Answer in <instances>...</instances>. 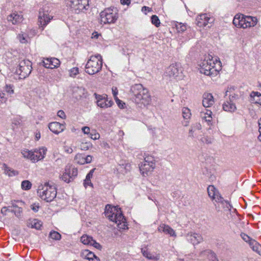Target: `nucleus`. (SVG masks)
I'll return each mask as SVG.
<instances>
[{"instance_id": "f257e3e1", "label": "nucleus", "mask_w": 261, "mask_h": 261, "mask_svg": "<svg viewBox=\"0 0 261 261\" xmlns=\"http://www.w3.org/2000/svg\"><path fill=\"white\" fill-rule=\"evenodd\" d=\"M200 72L206 75L214 77L221 69V62L210 55L206 57L199 64Z\"/></svg>"}, {"instance_id": "f03ea898", "label": "nucleus", "mask_w": 261, "mask_h": 261, "mask_svg": "<svg viewBox=\"0 0 261 261\" xmlns=\"http://www.w3.org/2000/svg\"><path fill=\"white\" fill-rule=\"evenodd\" d=\"M105 216L110 221L115 222L120 229H124L127 226L126 220L120 208L107 204L105 207Z\"/></svg>"}, {"instance_id": "7ed1b4c3", "label": "nucleus", "mask_w": 261, "mask_h": 261, "mask_svg": "<svg viewBox=\"0 0 261 261\" xmlns=\"http://www.w3.org/2000/svg\"><path fill=\"white\" fill-rule=\"evenodd\" d=\"M133 93V98L136 104L144 106L149 104L151 97L148 90L144 88L142 84H135L131 87Z\"/></svg>"}, {"instance_id": "20e7f679", "label": "nucleus", "mask_w": 261, "mask_h": 261, "mask_svg": "<svg viewBox=\"0 0 261 261\" xmlns=\"http://www.w3.org/2000/svg\"><path fill=\"white\" fill-rule=\"evenodd\" d=\"M37 193L39 197L47 202L52 201L57 196V188L53 184L45 182L39 186Z\"/></svg>"}, {"instance_id": "39448f33", "label": "nucleus", "mask_w": 261, "mask_h": 261, "mask_svg": "<svg viewBox=\"0 0 261 261\" xmlns=\"http://www.w3.org/2000/svg\"><path fill=\"white\" fill-rule=\"evenodd\" d=\"M102 60L100 55L92 56L88 60L85 66V71L90 75L99 72L102 68Z\"/></svg>"}, {"instance_id": "423d86ee", "label": "nucleus", "mask_w": 261, "mask_h": 261, "mask_svg": "<svg viewBox=\"0 0 261 261\" xmlns=\"http://www.w3.org/2000/svg\"><path fill=\"white\" fill-rule=\"evenodd\" d=\"M257 22V19L255 17L245 16L241 14H237L233 20V23L235 26L243 29L254 27Z\"/></svg>"}, {"instance_id": "0eeeda50", "label": "nucleus", "mask_w": 261, "mask_h": 261, "mask_svg": "<svg viewBox=\"0 0 261 261\" xmlns=\"http://www.w3.org/2000/svg\"><path fill=\"white\" fill-rule=\"evenodd\" d=\"M32 63L29 60L20 61L16 70V73L19 75V78L23 79L28 77L32 71Z\"/></svg>"}, {"instance_id": "6e6552de", "label": "nucleus", "mask_w": 261, "mask_h": 261, "mask_svg": "<svg viewBox=\"0 0 261 261\" xmlns=\"http://www.w3.org/2000/svg\"><path fill=\"white\" fill-rule=\"evenodd\" d=\"M100 21L103 24L114 23L118 18L116 11L111 8H107L100 13Z\"/></svg>"}, {"instance_id": "1a4fd4ad", "label": "nucleus", "mask_w": 261, "mask_h": 261, "mask_svg": "<svg viewBox=\"0 0 261 261\" xmlns=\"http://www.w3.org/2000/svg\"><path fill=\"white\" fill-rule=\"evenodd\" d=\"M53 16L49 14V8L47 6H44L41 8L39 12L38 22L39 25L44 29L46 26L52 19Z\"/></svg>"}, {"instance_id": "9d476101", "label": "nucleus", "mask_w": 261, "mask_h": 261, "mask_svg": "<svg viewBox=\"0 0 261 261\" xmlns=\"http://www.w3.org/2000/svg\"><path fill=\"white\" fill-rule=\"evenodd\" d=\"M70 8L75 13L79 14L89 8L88 0H71L70 4Z\"/></svg>"}, {"instance_id": "9b49d317", "label": "nucleus", "mask_w": 261, "mask_h": 261, "mask_svg": "<svg viewBox=\"0 0 261 261\" xmlns=\"http://www.w3.org/2000/svg\"><path fill=\"white\" fill-rule=\"evenodd\" d=\"M94 96L96 99L97 105L102 109L110 108L114 103L112 100L109 99L106 94L99 95L94 93Z\"/></svg>"}, {"instance_id": "f8f14e48", "label": "nucleus", "mask_w": 261, "mask_h": 261, "mask_svg": "<svg viewBox=\"0 0 261 261\" xmlns=\"http://www.w3.org/2000/svg\"><path fill=\"white\" fill-rule=\"evenodd\" d=\"M207 190L209 197L213 200H215V201L218 203H226L227 206L229 207V206H227V205L229 204L227 200L223 199L214 186H209L207 188Z\"/></svg>"}, {"instance_id": "ddd939ff", "label": "nucleus", "mask_w": 261, "mask_h": 261, "mask_svg": "<svg viewBox=\"0 0 261 261\" xmlns=\"http://www.w3.org/2000/svg\"><path fill=\"white\" fill-rule=\"evenodd\" d=\"M180 73L179 65L175 63L171 64L166 68L164 75L170 78L176 79L179 76Z\"/></svg>"}, {"instance_id": "4468645a", "label": "nucleus", "mask_w": 261, "mask_h": 261, "mask_svg": "<svg viewBox=\"0 0 261 261\" xmlns=\"http://www.w3.org/2000/svg\"><path fill=\"white\" fill-rule=\"evenodd\" d=\"M214 19L209 17L207 14H201L196 17L197 25L199 27H204L208 23L213 22Z\"/></svg>"}, {"instance_id": "2eb2a0df", "label": "nucleus", "mask_w": 261, "mask_h": 261, "mask_svg": "<svg viewBox=\"0 0 261 261\" xmlns=\"http://www.w3.org/2000/svg\"><path fill=\"white\" fill-rule=\"evenodd\" d=\"M72 95L77 100L86 98L88 96V92L85 88L82 87H76L73 88Z\"/></svg>"}, {"instance_id": "dca6fc26", "label": "nucleus", "mask_w": 261, "mask_h": 261, "mask_svg": "<svg viewBox=\"0 0 261 261\" xmlns=\"http://www.w3.org/2000/svg\"><path fill=\"white\" fill-rule=\"evenodd\" d=\"M7 20L13 24H17L21 23L23 20L21 12L14 11L7 16Z\"/></svg>"}, {"instance_id": "f3484780", "label": "nucleus", "mask_w": 261, "mask_h": 261, "mask_svg": "<svg viewBox=\"0 0 261 261\" xmlns=\"http://www.w3.org/2000/svg\"><path fill=\"white\" fill-rule=\"evenodd\" d=\"M187 240L193 245H195L203 241L202 237L199 233L195 232H189L186 234Z\"/></svg>"}, {"instance_id": "a211bd4d", "label": "nucleus", "mask_w": 261, "mask_h": 261, "mask_svg": "<svg viewBox=\"0 0 261 261\" xmlns=\"http://www.w3.org/2000/svg\"><path fill=\"white\" fill-rule=\"evenodd\" d=\"M48 128L54 134H59L65 129V126L64 124L53 122L49 123Z\"/></svg>"}, {"instance_id": "6ab92c4d", "label": "nucleus", "mask_w": 261, "mask_h": 261, "mask_svg": "<svg viewBox=\"0 0 261 261\" xmlns=\"http://www.w3.org/2000/svg\"><path fill=\"white\" fill-rule=\"evenodd\" d=\"M60 61L55 58H47L43 61L44 66L45 68L53 69L58 67L60 65Z\"/></svg>"}, {"instance_id": "aec40b11", "label": "nucleus", "mask_w": 261, "mask_h": 261, "mask_svg": "<svg viewBox=\"0 0 261 261\" xmlns=\"http://www.w3.org/2000/svg\"><path fill=\"white\" fill-rule=\"evenodd\" d=\"M155 165L146 163H142L139 168L142 174L145 176L149 172H152L155 168Z\"/></svg>"}, {"instance_id": "412c9836", "label": "nucleus", "mask_w": 261, "mask_h": 261, "mask_svg": "<svg viewBox=\"0 0 261 261\" xmlns=\"http://www.w3.org/2000/svg\"><path fill=\"white\" fill-rule=\"evenodd\" d=\"M158 231L161 232H164L171 237H176V234L175 231L168 225L165 224H161L158 227Z\"/></svg>"}, {"instance_id": "4be33fe9", "label": "nucleus", "mask_w": 261, "mask_h": 261, "mask_svg": "<svg viewBox=\"0 0 261 261\" xmlns=\"http://www.w3.org/2000/svg\"><path fill=\"white\" fill-rule=\"evenodd\" d=\"M214 103V98L211 93H204L203 95L202 105L205 108L211 107Z\"/></svg>"}, {"instance_id": "5701e85b", "label": "nucleus", "mask_w": 261, "mask_h": 261, "mask_svg": "<svg viewBox=\"0 0 261 261\" xmlns=\"http://www.w3.org/2000/svg\"><path fill=\"white\" fill-rule=\"evenodd\" d=\"M249 100L251 103L261 105V94L258 92H252Z\"/></svg>"}, {"instance_id": "b1692460", "label": "nucleus", "mask_w": 261, "mask_h": 261, "mask_svg": "<svg viewBox=\"0 0 261 261\" xmlns=\"http://www.w3.org/2000/svg\"><path fill=\"white\" fill-rule=\"evenodd\" d=\"M117 170L118 172L124 175L130 171L131 165L127 163L119 164L117 167Z\"/></svg>"}, {"instance_id": "393cba45", "label": "nucleus", "mask_w": 261, "mask_h": 261, "mask_svg": "<svg viewBox=\"0 0 261 261\" xmlns=\"http://www.w3.org/2000/svg\"><path fill=\"white\" fill-rule=\"evenodd\" d=\"M222 107L223 110L228 112H234L237 110L236 105L229 100L224 102Z\"/></svg>"}, {"instance_id": "a878e982", "label": "nucleus", "mask_w": 261, "mask_h": 261, "mask_svg": "<svg viewBox=\"0 0 261 261\" xmlns=\"http://www.w3.org/2000/svg\"><path fill=\"white\" fill-rule=\"evenodd\" d=\"M3 167L4 170V173L9 177L15 176L19 174L18 171L8 167L5 163L3 164Z\"/></svg>"}, {"instance_id": "bb28decb", "label": "nucleus", "mask_w": 261, "mask_h": 261, "mask_svg": "<svg viewBox=\"0 0 261 261\" xmlns=\"http://www.w3.org/2000/svg\"><path fill=\"white\" fill-rule=\"evenodd\" d=\"M46 150L47 149L44 147L34 150V151L36 153V157H37L36 160L38 161L43 159L46 154Z\"/></svg>"}, {"instance_id": "cd10ccee", "label": "nucleus", "mask_w": 261, "mask_h": 261, "mask_svg": "<svg viewBox=\"0 0 261 261\" xmlns=\"http://www.w3.org/2000/svg\"><path fill=\"white\" fill-rule=\"evenodd\" d=\"M201 255H207L210 261H218L215 253L211 250H206L201 252Z\"/></svg>"}, {"instance_id": "c85d7f7f", "label": "nucleus", "mask_w": 261, "mask_h": 261, "mask_svg": "<svg viewBox=\"0 0 261 261\" xmlns=\"http://www.w3.org/2000/svg\"><path fill=\"white\" fill-rule=\"evenodd\" d=\"M249 245L254 251L261 255V245H260L255 240L251 241Z\"/></svg>"}, {"instance_id": "c756f323", "label": "nucleus", "mask_w": 261, "mask_h": 261, "mask_svg": "<svg viewBox=\"0 0 261 261\" xmlns=\"http://www.w3.org/2000/svg\"><path fill=\"white\" fill-rule=\"evenodd\" d=\"M142 252L144 257L150 260H158L160 259V255H154L152 253L145 250H142Z\"/></svg>"}, {"instance_id": "7c9ffc66", "label": "nucleus", "mask_w": 261, "mask_h": 261, "mask_svg": "<svg viewBox=\"0 0 261 261\" xmlns=\"http://www.w3.org/2000/svg\"><path fill=\"white\" fill-rule=\"evenodd\" d=\"M28 226L31 228L40 229L42 226L41 222L37 219H34L29 223Z\"/></svg>"}, {"instance_id": "2f4dec72", "label": "nucleus", "mask_w": 261, "mask_h": 261, "mask_svg": "<svg viewBox=\"0 0 261 261\" xmlns=\"http://www.w3.org/2000/svg\"><path fill=\"white\" fill-rule=\"evenodd\" d=\"M94 169L90 170V171L87 174L86 177V179L84 180V186L86 188L88 186H92V184L91 182V178L93 176V173Z\"/></svg>"}, {"instance_id": "473e14b6", "label": "nucleus", "mask_w": 261, "mask_h": 261, "mask_svg": "<svg viewBox=\"0 0 261 261\" xmlns=\"http://www.w3.org/2000/svg\"><path fill=\"white\" fill-rule=\"evenodd\" d=\"M61 179L67 183L70 182L72 179L70 177V170L65 169V172L61 177Z\"/></svg>"}, {"instance_id": "72a5a7b5", "label": "nucleus", "mask_w": 261, "mask_h": 261, "mask_svg": "<svg viewBox=\"0 0 261 261\" xmlns=\"http://www.w3.org/2000/svg\"><path fill=\"white\" fill-rule=\"evenodd\" d=\"M93 238L88 235H83L81 238V241L85 245H90L92 244Z\"/></svg>"}, {"instance_id": "f704fd0d", "label": "nucleus", "mask_w": 261, "mask_h": 261, "mask_svg": "<svg viewBox=\"0 0 261 261\" xmlns=\"http://www.w3.org/2000/svg\"><path fill=\"white\" fill-rule=\"evenodd\" d=\"M74 160L80 165L86 164L85 162V156L82 154H77L74 158Z\"/></svg>"}, {"instance_id": "c9c22d12", "label": "nucleus", "mask_w": 261, "mask_h": 261, "mask_svg": "<svg viewBox=\"0 0 261 261\" xmlns=\"http://www.w3.org/2000/svg\"><path fill=\"white\" fill-rule=\"evenodd\" d=\"M32 183L28 180H23L21 182V187L23 190H29L32 187Z\"/></svg>"}, {"instance_id": "e433bc0d", "label": "nucleus", "mask_w": 261, "mask_h": 261, "mask_svg": "<svg viewBox=\"0 0 261 261\" xmlns=\"http://www.w3.org/2000/svg\"><path fill=\"white\" fill-rule=\"evenodd\" d=\"M49 237L53 240H60L61 239V235L56 231H51L49 233Z\"/></svg>"}, {"instance_id": "4c0bfd02", "label": "nucleus", "mask_w": 261, "mask_h": 261, "mask_svg": "<svg viewBox=\"0 0 261 261\" xmlns=\"http://www.w3.org/2000/svg\"><path fill=\"white\" fill-rule=\"evenodd\" d=\"M182 117L185 119H189L191 117V111L188 108H184L182 110Z\"/></svg>"}, {"instance_id": "58836bf2", "label": "nucleus", "mask_w": 261, "mask_h": 261, "mask_svg": "<svg viewBox=\"0 0 261 261\" xmlns=\"http://www.w3.org/2000/svg\"><path fill=\"white\" fill-rule=\"evenodd\" d=\"M212 112L211 111H207V112L204 114V116H202V118L208 123H210L212 120Z\"/></svg>"}, {"instance_id": "ea45409f", "label": "nucleus", "mask_w": 261, "mask_h": 261, "mask_svg": "<svg viewBox=\"0 0 261 261\" xmlns=\"http://www.w3.org/2000/svg\"><path fill=\"white\" fill-rule=\"evenodd\" d=\"M151 19L152 23L155 27H159L160 25L161 22L158 16L155 15H153L151 16Z\"/></svg>"}, {"instance_id": "a19ab883", "label": "nucleus", "mask_w": 261, "mask_h": 261, "mask_svg": "<svg viewBox=\"0 0 261 261\" xmlns=\"http://www.w3.org/2000/svg\"><path fill=\"white\" fill-rule=\"evenodd\" d=\"M66 169H68V170H70V177L72 179L73 178L75 177L77 174V169L74 167H66Z\"/></svg>"}, {"instance_id": "79ce46f5", "label": "nucleus", "mask_w": 261, "mask_h": 261, "mask_svg": "<svg viewBox=\"0 0 261 261\" xmlns=\"http://www.w3.org/2000/svg\"><path fill=\"white\" fill-rule=\"evenodd\" d=\"M144 163L155 165V160L152 156L147 155L144 158Z\"/></svg>"}, {"instance_id": "37998d69", "label": "nucleus", "mask_w": 261, "mask_h": 261, "mask_svg": "<svg viewBox=\"0 0 261 261\" xmlns=\"http://www.w3.org/2000/svg\"><path fill=\"white\" fill-rule=\"evenodd\" d=\"M5 91L8 94L11 95L14 93V87L12 85L6 84L5 87Z\"/></svg>"}, {"instance_id": "c03bdc74", "label": "nucleus", "mask_w": 261, "mask_h": 261, "mask_svg": "<svg viewBox=\"0 0 261 261\" xmlns=\"http://www.w3.org/2000/svg\"><path fill=\"white\" fill-rule=\"evenodd\" d=\"M17 38L21 43H26L28 42L27 36L23 33L19 34Z\"/></svg>"}, {"instance_id": "a18cd8bd", "label": "nucleus", "mask_w": 261, "mask_h": 261, "mask_svg": "<svg viewBox=\"0 0 261 261\" xmlns=\"http://www.w3.org/2000/svg\"><path fill=\"white\" fill-rule=\"evenodd\" d=\"M69 75L71 77H75L79 73L78 67H73L69 70Z\"/></svg>"}, {"instance_id": "49530a36", "label": "nucleus", "mask_w": 261, "mask_h": 261, "mask_svg": "<svg viewBox=\"0 0 261 261\" xmlns=\"http://www.w3.org/2000/svg\"><path fill=\"white\" fill-rule=\"evenodd\" d=\"M21 153L24 158L31 160L32 151H30L27 149H25L22 150Z\"/></svg>"}, {"instance_id": "de8ad7c7", "label": "nucleus", "mask_w": 261, "mask_h": 261, "mask_svg": "<svg viewBox=\"0 0 261 261\" xmlns=\"http://www.w3.org/2000/svg\"><path fill=\"white\" fill-rule=\"evenodd\" d=\"M240 235H241L242 239L244 241L248 243L249 244H250V242H251V241H253L254 240V239H252V238H251L249 236H248L247 234H246L245 233H241Z\"/></svg>"}, {"instance_id": "09e8293b", "label": "nucleus", "mask_w": 261, "mask_h": 261, "mask_svg": "<svg viewBox=\"0 0 261 261\" xmlns=\"http://www.w3.org/2000/svg\"><path fill=\"white\" fill-rule=\"evenodd\" d=\"M85 258L89 260L92 259L94 256L96 255L92 252L89 251V250L85 251Z\"/></svg>"}, {"instance_id": "8fccbe9b", "label": "nucleus", "mask_w": 261, "mask_h": 261, "mask_svg": "<svg viewBox=\"0 0 261 261\" xmlns=\"http://www.w3.org/2000/svg\"><path fill=\"white\" fill-rule=\"evenodd\" d=\"M176 29L178 32H183L186 30V26L181 23L176 25Z\"/></svg>"}, {"instance_id": "3c124183", "label": "nucleus", "mask_w": 261, "mask_h": 261, "mask_svg": "<svg viewBox=\"0 0 261 261\" xmlns=\"http://www.w3.org/2000/svg\"><path fill=\"white\" fill-rule=\"evenodd\" d=\"M92 145L87 142L82 143L81 145V149L86 150L91 147Z\"/></svg>"}, {"instance_id": "603ef678", "label": "nucleus", "mask_w": 261, "mask_h": 261, "mask_svg": "<svg viewBox=\"0 0 261 261\" xmlns=\"http://www.w3.org/2000/svg\"><path fill=\"white\" fill-rule=\"evenodd\" d=\"M239 98V95L236 93L230 94L229 96V100L233 102L234 100H237Z\"/></svg>"}, {"instance_id": "864d4df0", "label": "nucleus", "mask_w": 261, "mask_h": 261, "mask_svg": "<svg viewBox=\"0 0 261 261\" xmlns=\"http://www.w3.org/2000/svg\"><path fill=\"white\" fill-rule=\"evenodd\" d=\"M90 245L94 247L95 248L100 250L102 249L101 245L99 243L96 242V241L94 239H93V241H92V244Z\"/></svg>"}, {"instance_id": "5fc2aeb1", "label": "nucleus", "mask_w": 261, "mask_h": 261, "mask_svg": "<svg viewBox=\"0 0 261 261\" xmlns=\"http://www.w3.org/2000/svg\"><path fill=\"white\" fill-rule=\"evenodd\" d=\"M7 100V97L4 93H0V105L5 103Z\"/></svg>"}, {"instance_id": "6e6d98bb", "label": "nucleus", "mask_w": 261, "mask_h": 261, "mask_svg": "<svg viewBox=\"0 0 261 261\" xmlns=\"http://www.w3.org/2000/svg\"><path fill=\"white\" fill-rule=\"evenodd\" d=\"M202 142L206 144H211L213 142V139L206 136L202 139Z\"/></svg>"}, {"instance_id": "4d7b16f0", "label": "nucleus", "mask_w": 261, "mask_h": 261, "mask_svg": "<svg viewBox=\"0 0 261 261\" xmlns=\"http://www.w3.org/2000/svg\"><path fill=\"white\" fill-rule=\"evenodd\" d=\"M57 115L62 119H64L66 118V115L64 112L62 110H59L57 113Z\"/></svg>"}, {"instance_id": "13d9d810", "label": "nucleus", "mask_w": 261, "mask_h": 261, "mask_svg": "<svg viewBox=\"0 0 261 261\" xmlns=\"http://www.w3.org/2000/svg\"><path fill=\"white\" fill-rule=\"evenodd\" d=\"M65 152L67 153H71L73 152V149L71 147L66 145L64 147Z\"/></svg>"}, {"instance_id": "bf43d9fd", "label": "nucleus", "mask_w": 261, "mask_h": 261, "mask_svg": "<svg viewBox=\"0 0 261 261\" xmlns=\"http://www.w3.org/2000/svg\"><path fill=\"white\" fill-rule=\"evenodd\" d=\"M112 90L113 95L115 99H118V97H117V95L118 94L117 88L116 87H113L112 88Z\"/></svg>"}, {"instance_id": "052dcab7", "label": "nucleus", "mask_w": 261, "mask_h": 261, "mask_svg": "<svg viewBox=\"0 0 261 261\" xmlns=\"http://www.w3.org/2000/svg\"><path fill=\"white\" fill-rule=\"evenodd\" d=\"M258 132L259 133V135L258 136V139L259 140V141H261V118L258 120Z\"/></svg>"}, {"instance_id": "680f3d73", "label": "nucleus", "mask_w": 261, "mask_h": 261, "mask_svg": "<svg viewBox=\"0 0 261 261\" xmlns=\"http://www.w3.org/2000/svg\"><path fill=\"white\" fill-rule=\"evenodd\" d=\"M92 160V156L91 155H88L85 156V163L88 164L90 163Z\"/></svg>"}, {"instance_id": "e2e57ef3", "label": "nucleus", "mask_w": 261, "mask_h": 261, "mask_svg": "<svg viewBox=\"0 0 261 261\" xmlns=\"http://www.w3.org/2000/svg\"><path fill=\"white\" fill-rule=\"evenodd\" d=\"M115 100H116V101L117 104L118 105V107L121 109L123 108V105H125V103L123 102H122V101L120 100V99H119L118 98L117 99H115Z\"/></svg>"}, {"instance_id": "0e129e2a", "label": "nucleus", "mask_w": 261, "mask_h": 261, "mask_svg": "<svg viewBox=\"0 0 261 261\" xmlns=\"http://www.w3.org/2000/svg\"><path fill=\"white\" fill-rule=\"evenodd\" d=\"M37 157H36V153H35L34 151H32L31 160L33 162L35 163L38 162V160H36V159Z\"/></svg>"}, {"instance_id": "69168bd1", "label": "nucleus", "mask_w": 261, "mask_h": 261, "mask_svg": "<svg viewBox=\"0 0 261 261\" xmlns=\"http://www.w3.org/2000/svg\"><path fill=\"white\" fill-rule=\"evenodd\" d=\"M90 138L93 140H96L99 138V135L98 134H90Z\"/></svg>"}, {"instance_id": "338daca9", "label": "nucleus", "mask_w": 261, "mask_h": 261, "mask_svg": "<svg viewBox=\"0 0 261 261\" xmlns=\"http://www.w3.org/2000/svg\"><path fill=\"white\" fill-rule=\"evenodd\" d=\"M82 130L85 134H89L90 133V128L88 126L83 127Z\"/></svg>"}, {"instance_id": "774afa93", "label": "nucleus", "mask_w": 261, "mask_h": 261, "mask_svg": "<svg viewBox=\"0 0 261 261\" xmlns=\"http://www.w3.org/2000/svg\"><path fill=\"white\" fill-rule=\"evenodd\" d=\"M31 206L32 210L34 212H37L38 211L39 206L38 205L33 204V205H32Z\"/></svg>"}]
</instances>
